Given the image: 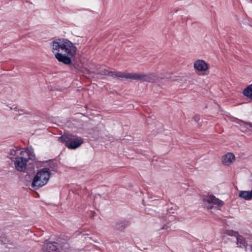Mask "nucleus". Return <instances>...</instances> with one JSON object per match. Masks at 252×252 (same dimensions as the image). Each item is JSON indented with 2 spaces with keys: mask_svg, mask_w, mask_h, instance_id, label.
Masks as SVG:
<instances>
[{
  "mask_svg": "<svg viewBox=\"0 0 252 252\" xmlns=\"http://www.w3.org/2000/svg\"><path fill=\"white\" fill-rule=\"evenodd\" d=\"M130 73L127 72H123L121 71H110L107 73L108 76L113 78H122L126 79H130Z\"/></svg>",
  "mask_w": 252,
  "mask_h": 252,
  "instance_id": "obj_8",
  "label": "nucleus"
},
{
  "mask_svg": "<svg viewBox=\"0 0 252 252\" xmlns=\"http://www.w3.org/2000/svg\"><path fill=\"white\" fill-rule=\"evenodd\" d=\"M50 47L58 61L66 65L71 63V59L77 52L75 45L65 38L56 39L50 43Z\"/></svg>",
  "mask_w": 252,
  "mask_h": 252,
  "instance_id": "obj_1",
  "label": "nucleus"
},
{
  "mask_svg": "<svg viewBox=\"0 0 252 252\" xmlns=\"http://www.w3.org/2000/svg\"><path fill=\"white\" fill-rule=\"evenodd\" d=\"M109 70L106 69H102L97 70V73L102 75H108Z\"/></svg>",
  "mask_w": 252,
  "mask_h": 252,
  "instance_id": "obj_15",
  "label": "nucleus"
},
{
  "mask_svg": "<svg viewBox=\"0 0 252 252\" xmlns=\"http://www.w3.org/2000/svg\"><path fill=\"white\" fill-rule=\"evenodd\" d=\"M34 154L32 150L25 149H11L8 158L14 162L15 168L23 171L26 168L28 161L34 159Z\"/></svg>",
  "mask_w": 252,
  "mask_h": 252,
  "instance_id": "obj_2",
  "label": "nucleus"
},
{
  "mask_svg": "<svg viewBox=\"0 0 252 252\" xmlns=\"http://www.w3.org/2000/svg\"><path fill=\"white\" fill-rule=\"evenodd\" d=\"M197 120H198V118H195V121H197Z\"/></svg>",
  "mask_w": 252,
  "mask_h": 252,
  "instance_id": "obj_17",
  "label": "nucleus"
},
{
  "mask_svg": "<svg viewBox=\"0 0 252 252\" xmlns=\"http://www.w3.org/2000/svg\"><path fill=\"white\" fill-rule=\"evenodd\" d=\"M223 164L228 165L235 160V156L231 153H228L223 156L221 158Z\"/></svg>",
  "mask_w": 252,
  "mask_h": 252,
  "instance_id": "obj_9",
  "label": "nucleus"
},
{
  "mask_svg": "<svg viewBox=\"0 0 252 252\" xmlns=\"http://www.w3.org/2000/svg\"><path fill=\"white\" fill-rule=\"evenodd\" d=\"M59 140L65 143V146L70 149L77 148L83 142L81 137L68 133H65L59 137Z\"/></svg>",
  "mask_w": 252,
  "mask_h": 252,
  "instance_id": "obj_4",
  "label": "nucleus"
},
{
  "mask_svg": "<svg viewBox=\"0 0 252 252\" xmlns=\"http://www.w3.org/2000/svg\"><path fill=\"white\" fill-rule=\"evenodd\" d=\"M224 234L228 236H234L236 238L238 233L237 232L232 230H227L225 231Z\"/></svg>",
  "mask_w": 252,
  "mask_h": 252,
  "instance_id": "obj_14",
  "label": "nucleus"
},
{
  "mask_svg": "<svg viewBox=\"0 0 252 252\" xmlns=\"http://www.w3.org/2000/svg\"><path fill=\"white\" fill-rule=\"evenodd\" d=\"M50 170L48 168H44L37 172L32 183V187L38 189L46 185L50 178Z\"/></svg>",
  "mask_w": 252,
  "mask_h": 252,
  "instance_id": "obj_3",
  "label": "nucleus"
},
{
  "mask_svg": "<svg viewBox=\"0 0 252 252\" xmlns=\"http://www.w3.org/2000/svg\"><path fill=\"white\" fill-rule=\"evenodd\" d=\"M243 94L245 96L252 99V84L243 90Z\"/></svg>",
  "mask_w": 252,
  "mask_h": 252,
  "instance_id": "obj_12",
  "label": "nucleus"
},
{
  "mask_svg": "<svg viewBox=\"0 0 252 252\" xmlns=\"http://www.w3.org/2000/svg\"><path fill=\"white\" fill-rule=\"evenodd\" d=\"M239 196L246 200H250L252 198V190L240 191L239 193Z\"/></svg>",
  "mask_w": 252,
  "mask_h": 252,
  "instance_id": "obj_11",
  "label": "nucleus"
},
{
  "mask_svg": "<svg viewBox=\"0 0 252 252\" xmlns=\"http://www.w3.org/2000/svg\"><path fill=\"white\" fill-rule=\"evenodd\" d=\"M43 252H57V247L51 243L45 244L43 248Z\"/></svg>",
  "mask_w": 252,
  "mask_h": 252,
  "instance_id": "obj_10",
  "label": "nucleus"
},
{
  "mask_svg": "<svg viewBox=\"0 0 252 252\" xmlns=\"http://www.w3.org/2000/svg\"><path fill=\"white\" fill-rule=\"evenodd\" d=\"M203 200L205 202H207L209 204H216L219 206H222L224 204V202L222 201L217 198L213 195L204 197Z\"/></svg>",
  "mask_w": 252,
  "mask_h": 252,
  "instance_id": "obj_7",
  "label": "nucleus"
},
{
  "mask_svg": "<svg viewBox=\"0 0 252 252\" xmlns=\"http://www.w3.org/2000/svg\"><path fill=\"white\" fill-rule=\"evenodd\" d=\"M236 239L237 240V245H239L238 247H242L245 246L246 242L245 239L242 236L238 234L237 236L236 237Z\"/></svg>",
  "mask_w": 252,
  "mask_h": 252,
  "instance_id": "obj_13",
  "label": "nucleus"
},
{
  "mask_svg": "<svg viewBox=\"0 0 252 252\" xmlns=\"http://www.w3.org/2000/svg\"><path fill=\"white\" fill-rule=\"evenodd\" d=\"M129 79L139 80L142 82L153 83L155 82L156 76L155 74L152 73L139 74L137 73H130Z\"/></svg>",
  "mask_w": 252,
  "mask_h": 252,
  "instance_id": "obj_5",
  "label": "nucleus"
},
{
  "mask_svg": "<svg viewBox=\"0 0 252 252\" xmlns=\"http://www.w3.org/2000/svg\"><path fill=\"white\" fill-rule=\"evenodd\" d=\"M167 228H168V226H167V225H164L162 227V229H167Z\"/></svg>",
  "mask_w": 252,
  "mask_h": 252,
  "instance_id": "obj_16",
  "label": "nucleus"
},
{
  "mask_svg": "<svg viewBox=\"0 0 252 252\" xmlns=\"http://www.w3.org/2000/svg\"><path fill=\"white\" fill-rule=\"evenodd\" d=\"M194 67L199 71H204L208 69V64L203 60H198L194 63Z\"/></svg>",
  "mask_w": 252,
  "mask_h": 252,
  "instance_id": "obj_6",
  "label": "nucleus"
},
{
  "mask_svg": "<svg viewBox=\"0 0 252 252\" xmlns=\"http://www.w3.org/2000/svg\"><path fill=\"white\" fill-rule=\"evenodd\" d=\"M251 251L252 252V245H251Z\"/></svg>",
  "mask_w": 252,
  "mask_h": 252,
  "instance_id": "obj_18",
  "label": "nucleus"
}]
</instances>
